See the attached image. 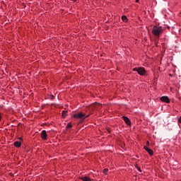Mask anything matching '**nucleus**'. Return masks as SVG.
I'll return each mask as SVG.
<instances>
[{
	"label": "nucleus",
	"mask_w": 181,
	"mask_h": 181,
	"mask_svg": "<svg viewBox=\"0 0 181 181\" xmlns=\"http://www.w3.org/2000/svg\"><path fill=\"white\" fill-rule=\"evenodd\" d=\"M165 28L162 26L154 25L153 26L151 33L156 37H159L162 33H163Z\"/></svg>",
	"instance_id": "f257e3e1"
},
{
	"label": "nucleus",
	"mask_w": 181,
	"mask_h": 181,
	"mask_svg": "<svg viewBox=\"0 0 181 181\" xmlns=\"http://www.w3.org/2000/svg\"><path fill=\"white\" fill-rule=\"evenodd\" d=\"M72 117L76 120L86 119V118H88V117H90V115H86V113H84L83 112H79L74 114Z\"/></svg>",
	"instance_id": "f03ea898"
},
{
	"label": "nucleus",
	"mask_w": 181,
	"mask_h": 181,
	"mask_svg": "<svg viewBox=\"0 0 181 181\" xmlns=\"http://www.w3.org/2000/svg\"><path fill=\"white\" fill-rule=\"evenodd\" d=\"M133 71H137L140 76H145L146 74V70L144 67L134 68Z\"/></svg>",
	"instance_id": "7ed1b4c3"
},
{
	"label": "nucleus",
	"mask_w": 181,
	"mask_h": 181,
	"mask_svg": "<svg viewBox=\"0 0 181 181\" xmlns=\"http://www.w3.org/2000/svg\"><path fill=\"white\" fill-rule=\"evenodd\" d=\"M160 100L163 103H166V104H169V103H170V100L169 99V97H168V96H162L160 98Z\"/></svg>",
	"instance_id": "20e7f679"
},
{
	"label": "nucleus",
	"mask_w": 181,
	"mask_h": 181,
	"mask_svg": "<svg viewBox=\"0 0 181 181\" xmlns=\"http://www.w3.org/2000/svg\"><path fill=\"white\" fill-rule=\"evenodd\" d=\"M41 138L44 141L47 140V133L46 132V130H42L41 132Z\"/></svg>",
	"instance_id": "39448f33"
},
{
	"label": "nucleus",
	"mask_w": 181,
	"mask_h": 181,
	"mask_svg": "<svg viewBox=\"0 0 181 181\" xmlns=\"http://www.w3.org/2000/svg\"><path fill=\"white\" fill-rule=\"evenodd\" d=\"M144 149H145L146 151V152H148V153L152 156L153 155V151L149 148H148L146 146H145L144 147Z\"/></svg>",
	"instance_id": "423d86ee"
},
{
	"label": "nucleus",
	"mask_w": 181,
	"mask_h": 181,
	"mask_svg": "<svg viewBox=\"0 0 181 181\" xmlns=\"http://www.w3.org/2000/svg\"><path fill=\"white\" fill-rule=\"evenodd\" d=\"M122 118L127 125H131V120H129V118L125 116H123Z\"/></svg>",
	"instance_id": "0eeeda50"
},
{
	"label": "nucleus",
	"mask_w": 181,
	"mask_h": 181,
	"mask_svg": "<svg viewBox=\"0 0 181 181\" xmlns=\"http://www.w3.org/2000/svg\"><path fill=\"white\" fill-rule=\"evenodd\" d=\"M13 145L16 148H21L22 143L21 141H15Z\"/></svg>",
	"instance_id": "6e6552de"
},
{
	"label": "nucleus",
	"mask_w": 181,
	"mask_h": 181,
	"mask_svg": "<svg viewBox=\"0 0 181 181\" xmlns=\"http://www.w3.org/2000/svg\"><path fill=\"white\" fill-rule=\"evenodd\" d=\"M80 179L81 180H83V181H93V180L89 177H80Z\"/></svg>",
	"instance_id": "1a4fd4ad"
},
{
	"label": "nucleus",
	"mask_w": 181,
	"mask_h": 181,
	"mask_svg": "<svg viewBox=\"0 0 181 181\" xmlns=\"http://www.w3.org/2000/svg\"><path fill=\"white\" fill-rule=\"evenodd\" d=\"M67 110H63L62 113V118H66L67 117Z\"/></svg>",
	"instance_id": "9d476101"
},
{
	"label": "nucleus",
	"mask_w": 181,
	"mask_h": 181,
	"mask_svg": "<svg viewBox=\"0 0 181 181\" xmlns=\"http://www.w3.org/2000/svg\"><path fill=\"white\" fill-rule=\"evenodd\" d=\"M122 22H124V23H127L128 22V18H127L126 16H122Z\"/></svg>",
	"instance_id": "9b49d317"
},
{
	"label": "nucleus",
	"mask_w": 181,
	"mask_h": 181,
	"mask_svg": "<svg viewBox=\"0 0 181 181\" xmlns=\"http://www.w3.org/2000/svg\"><path fill=\"white\" fill-rule=\"evenodd\" d=\"M70 128H73V125H71V123H68L66 125V129H69Z\"/></svg>",
	"instance_id": "f8f14e48"
},
{
	"label": "nucleus",
	"mask_w": 181,
	"mask_h": 181,
	"mask_svg": "<svg viewBox=\"0 0 181 181\" xmlns=\"http://www.w3.org/2000/svg\"><path fill=\"white\" fill-rule=\"evenodd\" d=\"M103 173H104L105 175H107V173H108V169H107V168L104 169V170H103Z\"/></svg>",
	"instance_id": "ddd939ff"
},
{
	"label": "nucleus",
	"mask_w": 181,
	"mask_h": 181,
	"mask_svg": "<svg viewBox=\"0 0 181 181\" xmlns=\"http://www.w3.org/2000/svg\"><path fill=\"white\" fill-rule=\"evenodd\" d=\"M136 168L137 169V170H139V172H142V170H141V168H139V166L136 165Z\"/></svg>",
	"instance_id": "4468645a"
},
{
	"label": "nucleus",
	"mask_w": 181,
	"mask_h": 181,
	"mask_svg": "<svg viewBox=\"0 0 181 181\" xmlns=\"http://www.w3.org/2000/svg\"><path fill=\"white\" fill-rule=\"evenodd\" d=\"M54 98V95H51L49 96V99H50V100H53Z\"/></svg>",
	"instance_id": "2eb2a0df"
},
{
	"label": "nucleus",
	"mask_w": 181,
	"mask_h": 181,
	"mask_svg": "<svg viewBox=\"0 0 181 181\" xmlns=\"http://www.w3.org/2000/svg\"><path fill=\"white\" fill-rule=\"evenodd\" d=\"M107 132H109V134L111 132V129H110L109 127L107 128Z\"/></svg>",
	"instance_id": "dca6fc26"
},
{
	"label": "nucleus",
	"mask_w": 181,
	"mask_h": 181,
	"mask_svg": "<svg viewBox=\"0 0 181 181\" xmlns=\"http://www.w3.org/2000/svg\"><path fill=\"white\" fill-rule=\"evenodd\" d=\"M2 121V113L0 112V122Z\"/></svg>",
	"instance_id": "f3484780"
},
{
	"label": "nucleus",
	"mask_w": 181,
	"mask_h": 181,
	"mask_svg": "<svg viewBox=\"0 0 181 181\" xmlns=\"http://www.w3.org/2000/svg\"><path fill=\"white\" fill-rule=\"evenodd\" d=\"M146 144L147 146H149V141H147Z\"/></svg>",
	"instance_id": "a211bd4d"
},
{
	"label": "nucleus",
	"mask_w": 181,
	"mask_h": 181,
	"mask_svg": "<svg viewBox=\"0 0 181 181\" xmlns=\"http://www.w3.org/2000/svg\"><path fill=\"white\" fill-rule=\"evenodd\" d=\"M170 77H175V75H172V74H169Z\"/></svg>",
	"instance_id": "6ab92c4d"
},
{
	"label": "nucleus",
	"mask_w": 181,
	"mask_h": 181,
	"mask_svg": "<svg viewBox=\"0 0 181 181\" xmlns=\"http://www.w3.org/2000/svg\"><path fill=\"white\" fill-rule=\"evenodd\" d=\"M73 2H77V0H71Z\"/></svg>",
	"instance_id": "aec40b11"
},
{
	"label": "nucleus",
	"mask_w": 181,
	"mask_h": 181,
	"mask_svg": "<svg viewBox=\"0 0 181 181\" xmlns=\"http://www.w3.org/2000/svg\"><path fill=\"white\" fill-rule=\"evenodd\" d=\"M135 2L136 3L139 2V0H135Z\"/></svg>",
	"instance_id": "412c9836"
},
{
	"label": "nucleus",
	"mask_w": 181,
	"mask_h": 181,
	"mask_svg": "<svg viewBox=\"0 0 181 181\" xmlns=\"http://www.w3.org/2000/svg\"><path fill=\"white\" fill-rule=\"evenodd\" d=\"M18 139H20V141H22V137H19Z\"/></svg>",
	"instance_id": "4be33fe9"
}]
</instances>
